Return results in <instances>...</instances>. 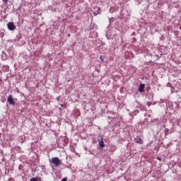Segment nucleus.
<instances>
[{
  "mask_svg": "<svg viewBox=\"0 0 181 181\" xmlns=\"http://www.w3.org/2000/svg\"><path fill=\"white\" fill-rule=\"evenodd\" d=\"M50 163H52V165H54V166H56L57 168L60 166V165H62V160L59 159L58 157H53L51 158Z\"/></svg>",
  "mask_w": 181,
  "mask_h": 181,
  "instance_id": "obj_1",
  "label": "nucleus"
},
{
  "mask_svg": "<svg viewBox=\"0 0 181 181\" xmlns=\"http://www.w3.org/2000/svg\"><path fill=\"white\" fill-rule=\"evenodd\" d=\"M7 28L8 30H15V29H16V26H15V24H13L12 22H9L7 24Z\"/></svg>",
  "mask_w": 181,
  "mask_h": 181,
  "instance_id": "obj_2",
  "label": "nucleus"
},
{
  "mask_svg": "<svg viewBox=\"0 0 181 181\" xmlns=\"http://www.w3.org/2000/svg\"><path fill=\"white\" fill-rule=\"evenodd\" d=\"M7 101L10 105H15V100H13V98L12 97V95H10L8 98Z\"/></svg>",
  "mask_w": 181,
  "mask_h": 181,
  "instance_id": "obj_3",
  "label": "nucleus"
},
{
  "mask_svg": "<svg viewBox=\"0 0 181 181\" xmlns=\"http://www.w3.org/2000/svg\"><path fill=\"white\" fill-rule=\"evenodd\" d=\"M139 93H144L145 92V83H141L139 87Z\"/></svg>",
  "mask_w": 181,
  "mask_h": 181,
  "instance_id": "obj_4",
  "label": "nucleus"
},
{
  "mask_svg": "<svg viewBox=\"0 0 181 181\" xmlns=\"http://www.w3.org/2000/svg\"><path fill=\"white\" fill-rule=\"evenodd\" d=\"M99 141V146L100 148H104L105 146V144H104V140H103V137H100V141L98 139Z\"/></svg>",
  "mask_w": 181,
  "mask_h": 181,
  "instance_id": "obj_5",
  "label": "nucleus"
},
{
  "mask_svg": "<svg viewBox=\"0 0 181 181\" xmlns=\"http://www.w3.org/2000/svg\"><path fill=\"white\" fill-rule=\"evenodd\" d=\"M136 144H139V145L144 144V140L141 139V137H139V139H136Z\"/></svg>",
  "mask_w": 181,
  "mask_h": 181,
  "instance_id": "obj_6",
  "label": "nucleus"
},
{
  "mask_svg": "<svg viewBox=\"0 0 181 181\" xmlns=\"http://www.w3.org/2000/svg\"><path fill=\"white\" fill-rule=\"evenodd\" d=\"M95 9H96V11L98 12L97 13H93V14L95 15V16H97V15H98L100 13V12H101V9L98 7H95Z\"/></svg>",
  "mask_w": 181,
  "mask_h": 181,
  "instance_id": "obj_7",
  "label": "nucleus"
},
{
  "mask_svg": "<svg viewBox=\"0 0 181 181\" xmlns=\"http://www.w3.org/2000/svg\"><path fill=\"white\" fill-rule=\"evenodd\" d=\"M30 181H37V179L33 177L30 180Z\"/></svg>",
  "mask_w": 181,
  "mask_h": 181,
  "instance_id": "obj_8",
  "label": "nucleus"
},
{
  "mask_svg": "<svg viewBox=\"0 0 181 181\" xmlns=\"http://www.w3.org/2000/svg\"><path fill=\"white\" fill-rule=\"evenodd\" d=\"M100 59L101 62H104V59H103V55L100 56Z\"/></svg>",
  "mask_w": 181,
  "mask_h": 181,
  "instance_id": "obj_9",
  "label": "nucleus"
},
{
  "mask_svg": "<svg viewBox=\"0 0 181 181\" xmlns=\"http://www.w3.org/2000/svg\"><path fill=\"white\" fill-rule=\"evenodd\" d=\"M61 181H67V178L64 177Z\"/></svg>",
  "mask_w": 181,
  "mask_h": 181,
  "instance_id": "obj_10",
  "label": "nucleus"
},
{
  "mask_svg": "<svg viewBox=\"0 0 181 181\" xmlns=\"http://www.w3.org/2000/svg\"><path fill=\"white\" fill-rule=\"evenodd\" d=\"M57 101H60V96H58V97L57 98Z\"/></svg>",
  "mask_w": 181,
  "mask_h": 181,
  "instance_id": "obj_11",
  "label": "nucleus"
},
{
  "mask_svg": "<svg viewBox=\"0 0 181 181\" xmlns=\"http://www.w3.org/2000/svg\"><path fill=\"white\" fill-rule=\"evenodd\" d=\"M157 159H158V160H162V158H160L159 157H158Z\"/></svg>",
  "mask_w": 181,
  "mask_h": 181,
  "instance_id": "obj_12",
  "label": "nucleus"
},
{
  "mask_svg": "<svg viewBox=\"0 0 181 181\" xmlns=\"http://www.w3.org/2000/svg\"><path fill=\"white\" fill-rule=\"evenodd\" d=\"M4 2L6 3L8 2V0H4Z\"/></svg>",
  "mask_w": 181,
  "mask_h": 181,
  "instance_id": "obj_13",
  "label": "nucleus"
},
{
  "mask_svg": "<svg viewBox=\"0 0 181 181\" xmlns=\"http://www.w3.org/2000/svg\"><path fill=\"white\" fill-rule=\"evenodd\" d=\"M69 37H70V34H68Z\"/></svg>",
  "mask_w": 181,
  "mask_h": 181,
  "instance_id": "obj_14",
  "label": "nucleus"
}]
</instances>
